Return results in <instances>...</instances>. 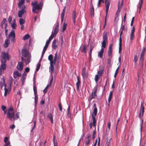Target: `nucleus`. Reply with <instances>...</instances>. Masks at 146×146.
I'll return each mask as SVG.
<instances>
[{
  "label": "nucleus",
  "instance_id": "1",
  "mask_svg": "<svg viewBox=\"0 0 146 146\" xmlns=\"http://www.w3.org/2000/svg\"><path fill=\"white\" fill-rule=\"evenodd\" d=\"M32 4L33 6L32 12L34 13H37L36 11V10L41 9L43 5V3L42 1H41L39 4H37V1H35L32 3Z\"/></svg>",
  "mask_w": 146,
  "mask_h": 146
},
{
  "label": "nucleus",
  "instance_id": "2",
  "mask_svg": "<svg viewBox=\"0 0 146 146\" xmlns=\"http://www.w3.org/2000/svg\"><path fill=\"white\" fill-rule=\"evenodd\" d=\"M107 43V36L106 35L103 36V41L102 43V48L98 53V56L100 58L102 57V55L104 51L103 48H105L106 44Z\"/></svg>",
  "mask_w": 146,
  "mask_h": 146
},
{
  "label": "nucleus",
  "instance_id": "3",
  "mask_svg": "<svg viewBox=\"0 0 146 146\" xmlns=\"http://www.w3.org/2000/svg\"><path fill=\"white\" fill-rule=\"evenodd\" d=\"M7 117L10 120H12V119L14 118V111L13 108H10L7 110Z\"/></svg>",
  "mask_w": 146,
  "mask_h": 146
},
{
  "label": "nucleus",
  "instance_id": "4",
  "mask_svg": "<svg viewBox=\"0 0 146 146\" xmlns=\"http://www.w3.org/2000/svg\"><path fill=\"white\" fill-rule=\"evenodd\" d=\"M2 81L0 82V86L2 90H5L4 96H6L8 92V90L6 88V85L5 84V80L2 79Z\"/></svg>",
  "mask_w": 146,
  "mask_h": 146
},
{
  "label": "nucleus",
  "instance_id": "5",
  "mask_svg": "<svg viewBox=\"0 0 146 146\" xmlns=\"http://www.w3.org/2000/svg\"><path fill=\"white\" fill-rule=\"evenodd\" d=\"M144 111V107L143 106V104L141 103V107L140 110V113L139 115V117L140 119L141 126V128L142 127V124L143 123V120L142 118L143 115V113Z\"/></svg>",
  "mask_w": 146,
  "mask_h": 146
},
{
  "label": "nucleus",
  "instance_id": "6",
  "mask_svg": "<svg viewBox=\"0 0 146 146\" xmlns=\"http://www.w3.org/2000/svg\"><path fill=\"white\" fill-rule=\"evenodd\" d=\"M9 37L11 39V41L15 42V35L14 30H12L9 35Z\"/></svg>",
  "mask_w": 146,
  "mask_h": 146
},
{
  "label": "nucleus",
  "instance_id": "7",
  "mask_svg": "<svg viewBox=\"0 0 146 146\" xmlns=\"http://www.w3.org/2000/svg\"><path fill=\"white\" fill-rule=\"evenodd\" d=\"M6 61H1V64L0 68V75L3 73V70H5L6 68Z\"/></svg>",
  "mask_w": 146,
  "mask_h": 146
},
{
  "label": "nucleus",
  "instance_id": "8",
  "mask_svg": "<svg viewBox=\"0 0 146 146\" xmlns=\"http://www.w3.org/2000/svg\"><path fill=\"white\" fill-rule=\"evenodd\" d=\"M105 5L106 7V16L105 17V23L106 24V16H107L108 13V11L109 9V6L110 4V1H108L106 0L105 1ZM105 24L104 26H105Z\"/></svg>",
  "mask_w": 146,
  "mask_h": 146
},
{
  "label": "nucleus",
  "instance_id": "9",
  "mask_svg": "<svg viewBox=\"0 0 146 146\" xmlns=\"http://www.w3.org/2000/svg\"><path fill=\"white\" fill-rule=\"evenodd\" d=\"M6 59L9 60V56L8 54L4 52L2 53V55H1V61L6 62Z\"/></svg>",
  "mask_w": 146,
  "mask_h": 146
},
{
  "label": "nucleus",
  "instance_id": "10",
  "mask_svg": "<svg viewBox=\"0 0 146 146\" xmlns=\"http://www.w3.org/2000/svg\"><path fill=\"white\" fill-rule=\"evenodd\" d=\"M53 80V78L52 76L51 77V79L50 81L49 84H48L46 87L45 88V89L43 90V92L44 94H45L47 92V89L49 87H50L51 86L52 84V83Z\"/></svg>",
  "mask_w": 146,
  "mask_h": 146
},
{
  "label": "nucleus",
  "instance_id": "11",
  "mask_svg": "<svg viewBox=\"0 0 146 146\" xmlns=\"http://www.w3.org/2000/svg\"><path fill=\"white\" fill-rule=\"evenodd\" d=\"M22 54L23 56L25 57H27L28 56V53L27 48H24L22 50Z\"/></svg>",
  "mask_w": 146,
  "mask_h": 146
},
{
  "label": "nucleus",
  "instance_id": "12",
  "mask_svg": "<svg viewBox=\"0 0 146 146\" xmlns=\"http://www.w3.org/2000/svg\"><path fill=\"white\" fill-rule=\"evenodd\" d=\"M6 19H4L1 22V27L2 29H5L7 26V24L6 22Z\"/></svg>",
  "mask_w": 146,
  "mask_h": 146
},
{
  "label": "nucleus",
  "instance_id": "13",
  "mask_svg": "<svg viewBox=\"0 0 146 146\" xmlns=\"http://www.w3.org/2000/svg\"><path fill=\"white\" fill-rule=\"evenodd\" d=\"M55 63H53L52 62L50 63V66L49 67V70L51 74L54 70V65H55Z\"/></svg>",
  "mask_w": 146,
  "mask_h": 146
},
{
  "label": "nucleus",
  "instance_id": "14",
  "mask_svg": "<svg viewBox=\"0 0 146 146\" xmlns=\"http://www.w3.org/2000/svg\"><path fill=\"white\" fill-rule=\"evenodd\" d=\"M26 58V59H25V58L22 57L21 58L23 62H25L26 64H27L29 63L30 62V58L29 56H27Z\"/></svg>",
  "mask_w": 146,
  "mask_h": 146
},
{
  "label": "nucleus",
  "instance_id": "15",
  "mask_svg": "<svg viewBox=\"0 0 146 146\" xmlns=\"http://www.w3.org/2000/svg\"><path fill=\"white\" fill-rule=\"evenodd\" d=\"M13 75L14 78L16 79L21 76V74L19 73L18 71H16L14 72Z\"/></svg>",
  "mask_w": 146,
  "mask_h": 146
},
{
  "label": "nucleus",
  "instance_id": "16",
  "mask_svg": "<svg viewBox=\"0 0 146 146\" xmlns=\"http://www.w3.org/2000/svg\"><path fill=\"white\" fill-rule=\"evenodd\" d=\"M23 62L19 63L17 66V68L19 70L22 71L23 69Z\"/></svg>",
  "mask_w": 146,
  "mask_h": 146
},
{
  "label": "nucleus",
  "instance_id": "17",
  "mask_svg": "<svg viewBox=\"0 0 146 146\" xmlns=\"http://www.w3.org/2000/svg\"><path fill=\"white\" fill-rule=\"evenodd\" d=\"M25 12V10L21 9L20 11L18 13V16L19 17H22L23 16V15Z\"/></svg>",
  "mask_w": 146,
  "mask_h": 146
},
{
  "label": "nucleus",
  "instance_id": "18",
  "mask_svg": "<svg viewBox=\"0 0 146 146\" xmlns=\"http://www.w3.org/2000/svg\"><path fill=\"white\" fill-rule=\"evenodd\" d=\"M56 40L55 39L52 42V47L53 48L56 49L57 47V46L56 44Z\"/></svg>",
  "mask_w": 146,
  "mask_h": 146
},
{
  "label": "nucleus",
  "instance_id": "19",
  "mask_svg": "<svg viewBox=\"0 0 146 146\" xmlns=\"http://www.w3.org/2000/svg\"><path fill=\"white\" fill-rule=\"evenodd\" d=\"M76 12L75 11H74L72 14V17L73 23H75L76 22Z\"/></svg>",
  "mask_w": 146,
  "mask_h": 146
},
{
  "label": "nucleus",
  "instance_id": "20",
  "mask_svg": "<svg viewBox=\"0 0 146 146\" xmlns=\"http://www.w3.org/2000/svg\"><path fill=\"white\" fill-rule=\"evenodd\" d=\"M27 75V73L25 72H24V73L22 74V77L21 78V80L23 84V83L25 82Z\"/></svg>",
  "mask_w": 146,
  "mask_h": 146
},
{
  "label": "nucleus",
  "instance_id": "21",
  "mask_svg": "<svg viewBox=\"0 0 146 146\" xmlns=\"http://www.w3.org/2000/svg\"><path fill=\"white\" fill-rule=\"evenodd\" d=\"M77 82L76 84V86H77V90H79V88L80 86V80H79L78 77H77Z\"/></svg>",
  "mask_w": 146,
  "mask_h": 146
},
{
  "label": "nucleus",
  "instance_id": "22",
  "mask_svg": "<svg viewBox=\"0 0 146 146\" xmlns=\"http://www.w3.org/2000/svg\"><path fill=\"white\" fill-rule=\"evenodd\" d=\"M65 9H66V7H64V9L63 10L61 14L62 22V21H63L64 18V15L65 12Z\"/></svg>",
  "mask_w": 146,
  "mask_h": 146
},
{
  "label": "nucleus",
  "instance_id": "23",
  "mask_svg": "<svg viewBox=\"0 0 146 146\" xmlns=\"http://www.w3.org/2000/svg\"><path fill=\"white\" fill-rule=\"evenodd\" d=\"M13 22L12 23H11V27L13 29H15L17 25L15 23V19L13 20Z\"/></svg>",
  "mask_w": 146,
  "mask_h": 146
},
{
  "label": "nucleus",
  "instance_id": "24",
  "mask_svg": "<svg viewBox=\"0 0 146 146\" xmlns=\"http://www.w3.org/2000/svg\"><path fill=\"white\" fill-rule=\"evenodd\" d=\"M10 44V40L8 39H6L5 41V43L4 44V46L5 47H7L9 44Z\"/></svg>",
  "mask_w": 146,
  "mask_h": 146
},
{
  "label": "nucleus",
  "instance_id": "25",
  "mask_svg": "<svg viewBox=\"0 0 146 146\" xmlns=\"http://www.w3.org/2000/svg\"><path fill=\"white\" fill-rule=\"evenodd\" d=\"M96 90H95L94 92H92V98H91L90 100H91L93 98H95L97 96L96 94Z\"/></svg>",
  "mask_w": 146,
  "mask_h": 146
},
{
  "label": "nucleus",
  "instance_id": "26",
  "mask_svg": "<svg viewBox=\"0 0 146 146\" xmlns=\"http://www.w3.org/2000/svg\"><path fill=\"white\" fill-rule=\"evenodd\" d=\"M97 112V109L96 108H95L93 110V111L92 114V117H95L96 116V115Z\"/></svg>",
  "mask_w": 146,
  "mask_h": 146
},
{
  "label": "nucleus",
  "instance_id": "27",
  "mask_svg": "<svg viewBox=\"0 0 146 146\" xmlns=\"http://www.w3.org/2000/svg\"><path fill=\"white\" fill-rule=\"evenodd\" d=\"M82 47V46H81ZM86 47L85 45H83L82 47L81 48L80 50L83 52L86 53Z\"/></svg>",
  "mask_w": 146,
  "mask_h": 146
},
{
  "label": "nucleus",
  "instance_id": "28",
  "mask_svg": "<svg viewBox=\"0 0 146 146\" xmlns=\"http://www.w3.org/2000/svg\"><path fill=\"white\" fill-rule=\"evenodd\" d=\"M48 46L47 45H45V46L44 47L43 49V51L42 52V55H41L42 58L43 56L45 53V52Z\"/></svg>",
  "mask_w": 146,
  "mask_h": 146
},
{
  "label": "nucleus",
  "instance_id": "29",
  "mask_svg": "<svg viewBox=\"0 0 146 146\" xmlns=\"http://www.w3.org/2000/svg\"><path fill=\"white\" fill-rule=\"evenodd\" d=\"M85 69L84 68L82 70V76L83 78L86 77L87 76V75L85 73Z\"/></svg>",
  "mask_w": 146,
  "mask_h": 146
},
{
  "label": "nucleus",
  "instance_id": "30",
  "mask_svg": "<svg viewBox=\"0 0 146 146\" xmlns=\"http://www.w3.org/2000/svg\"><path fill=\"white\" fill-rule=\"evenodd\" d=\"M48 117L50 119L51 123H53V117L51 113H49L48 115Z\"/></svg>",
  "mask_w": 146,
  "mask_h": 146
},
{
  "label": "nucleus",
  "instance_id": "31",
  "mask_svg": "<svg viewBox=\"0 0 146 146\" xmlns=\"http://www.w3.org/2000/svg\"><path fill=\"white\" fill-rule=\"evenodd\" d=\"M53 58V56L52 54H50L48 57V59L50 61V63L51 62H52L53 63H54V62L53 60H52Z\"/></svg>",
  "mask_w": 146,
  "mask_h": 146
},
{
  "label": "nucleus",
  "instance_id": "32",
  "mask_svg": "<svg viewBox=\"0 0 146 146\" xmlns=\"http://www.w3.org/2000/svg\"><path fill=\"white\" fill-rule=\"evenodd\" d=\"M113 92L112 91H111L110 92L108 99V101L109 102H110L111 100L113 95Z\"/></svg>",
  "mask_w": 146,
  "mask_h": 146
},
{
  "label": "nucleus",
  "instance_id": "33",
  "mask_svg": "<svg viewBox=\"0 0 146 146\" xmlns=\"http://www.w3.org/2000/svg\"><path fill=\"white\" fill-rule=\"evenodd\" d=\"M35 106H36L37 104V103L38 100V96L37 94L35 95Z\"/></svg>",
  "mask_w": 146,
  "mask_h": 146
},
{
  "label": "nucleus",
  "instance_id": "34",
  "mask_svg": "<svg viewBox=\"0 0 146 146\" xmlns=\"http://www.w3.org/2000/svg\"><path fill=\"white\" fill-rule=\"evenodd\" d=\"M25 21L23 18H20L19 20V23L20 25H22L25 23Z\"/></svg>",
  "mask_w": 146,
  "mask_h": 146
},
{
  "label": "nucleus",
  "instance_id": "35",
  "mask_svg": "<svg viewBox=\"0 0 146 146\" xmlns=\"http://www.w3.org/2000/svg\"><path fill=\"white\" fill-rule=\"evenodd\" d=\"M103 70H102L98 71L97 72V74H96L98 76H100V77L102 76L103 73Z\"/></svg>",
  "mask_w": 146,
  "mask_h": 146
},
{
  "label": "nucleus",
  "instance_id": "36",
  "mask_svg": "<svg viewBox=\"0 0 146 146\" xmlns=\"http://www.w3.org/2000/svg\"><path fill=\"white\" fill-rule=\"evenodd\" d=\"M143 0H140V1L139 2V4L138 5V6L139 7V13L140 12V11L141 9V8L142 5V4L143 3Z\"/></svg>",
  "mask_w": 146,
  "mask_h": 146
},
{
  "label": "nucleus",
  "instance_id": "37",
  "mask_svg": "<svg viewBox=\"0 0 146 146\" xmlns=\"http://www.w3.org/2000/svg\"><path fill=\"white\" fill-rule=\"evenodd\" d=\"M19 2L18 4V6L19 7H21V5H22L24 3L25 0H19Z\"/></svg>",
  "mask_w": 146,
  "mask_h": 146
},
{
  "label": "nucleus",
  "instance_id": "38",
  "mask_svg": "<svg viewBox=\"0 0 146 146\" xmlns=\"http://www.w3.org/2000/svg\"><path fill=\"white\" fill-rule=\"evenodd\" d=\"M100 77L96 74L95 75L94 80L97 83L98 81L99 80V78Z\"/></svg>",
  "mask_w": 146,
  "mask_h": 146
},
{
  "label": "nucleus",
  "instance_id": "39",
  "mask_svg": "<svg viewBox=\"0 0 146 146\" xmlns=\"http://www.w3.org/2000/svg\"><path fill=\"white\" fill-rule=\"evenodd\" d=\"M91 5H92V7L91 8H90V11L91 13H92V14H93V15H94V7H93V6L92 5V0L91 1Z\"/></svg>",
  "mask_w": 146,
  "mask_h": 146
},
{
  "label": "nucleus",
  "instance_id": "40",
  "mask_svg": "<svg viewBox=\"0 0 146 146\" xmlns=\"http://www.w3.org/2000/svg\"><path fill=\"white\" fill-rule=\"evenodd\" d=\"M58 28L57 27V26L55 27L54 30V34L55 35V36L56 35V34L57 33L58 31Z\"/></svg>",
  "mask_w": 146,
  "mask_h": 146
},
{
  "label": "nucleus",
  "instance_id": "41",
  "mask_svg": "<svg viewBox=\"0 0 146 146\" xmlns=\"http://www.w3.org/2000/svg\"><path fill=\"white\" fill-rule=\"evenodd\" d=\"M92 118H93V125L94 127H95L96 123V117H92Z\"/></svg>",
  "mask_w": 146,
  "mask_h": 146
},
{
  "label": "nucleus",
  "instance_id": "42",
  "mask_svg": "<svg viewBox=\"0 0 146 146\" xmlns=\"http://www.w3.org/2000/svg\"><path fill=\"white\" fill-rule=\"evenodd\" d=\"M30 37V35H29L27 34L25 35L23 38V39L24 40L27 39Z\"/></svg>",
  "mask_w": 146,
  "mask_h": 146
},
{
  "label": "nucleus",
  "instance_id": "43",
  "mask_svg": "<svg viewBox=\"0 0 146 146\" xmlns=\"http://www.w3.org/2000/svg\"><path fill=\"white\" fill-rule=\"evenodd\" d=\"M58 59L57 55V52H56L54 56V60H53L54 62L55 63V64L57 60Z\"/></svg>",
  "mask_w": 146,
  "mask_h": 146
},
{
  "label": "nucleus",
  "instance_id": "44",
  "mask_svg": "<svg viewBox=\"0 0 146 146\" xmlns=\"http://www.w3.org/2000/svg\"><path fill=\"white\" fill-rule=\"evenodd\" d=\"M122 7V2H121L120 1L118 3V8L119 9H121V8Z\"/></svg>",
  "mask_w": 146,
  "mask_h": 146
},
{
  "label": "nucleus",
  "instance_id": "45",
  "mask_svg": "<svg viewBox=\"0 0 146 146\" xmlns=\"http://www.w3.org/2000/svg\"><path fill=\"white\" fill-rule=\"evenodd\" d=\"M144 54H141V56L140 58V61L141 62H143L144 60Z\"/></svg>",
  "mask_w": 146,
  "mask_h": 146
},
{
  "label": "nucleus",
  "instance_id": "46",
  "mask_svg": "<svg viewBox=\"0 0 146 146\" xmlns=\"http://www.w3.org/2000/svg\"><path fill=\"white\" fill-rule=\"evenodd\" d=\"M40 67V61H39L38 63V65L37 66L36 70V71H37L39 69Z\"/></svg>",
  "mask_w": 146,
  "mask_h": 146
},
{
  "label": "nucleus",
  "instance_id": "47",
  "mask_svg": "<svg viewBox=\"0 0 146 146\" xmlns=\"http://www.w3.org/2000/svg\"><path fill=\"white\" fill-rule=\"evenodd\" d=\"M19 112H17L16 113V114L15 116V117H14V118H13L14 120L17 119L19 117Z\"/></svg>",
  "mask_w": 146,
  "mask_h": 146
},
{
  "label": "nucleus",
  "instance_id": "48",
  "mask_svg": "<svg viewBox=\"0 0 146 146\" xmlns=\"http://www.w3.org/2000/svg\"><path fill=\"white\" fill-rule=\"evenodd\" d=\"M119 67H118V68H117V69H116V70H115V74H114V77L115 78L116 77V76L118 73V70H119Z\"/></svg>",
  "mask_w": 146,
  "mask_h": 146
},
{
  "label": "nucleus",
  "instance_id": "49",
  "mask_svg": "<svg viewBox=\"0 0 146 146\" xmlns=\"http://www.w3.org/2000/svg\"><path fill=\"white\" fill-rule=\"evenodd\" d=\"M67 26V24H66L65 23L63 24V27L62 28V31H64L66 29Z\"/></svg>",
  "mask_w": 146,
  "mask_h": 146
},
{
  "label": "nucleus",
  "instance_id": "50",
  "mask_svg": "<svg viewBox=\"0 0 146 146\" xmlns=\"http://www.w3.org/2000/svg\"><path fill=\"white\" fill-rule=\"evenodd\" d=\"M138 59V58L137 56V55H135L134 56V61L135 62V63L136 64V62H137Z\"/></svg>",
  "mask_w": 146,
  "mask_h": 146
},
{
  "label": "nucleus",
  "instance_id": "51",
  "mask_svg": "<svg viewBox=\"0 0 146 146\" xmlns=\"http://www.w3.org/2000/svg\"><path fill=\"white\" fill-rule=\"evenodd\" d=\"M90 143V140L89 137H88L86 140V145H88Z\"/></svg>",
  "mask_w": 146,
  "mask_h": 146
},
{
  "label": "nucleus",
  "instance_id": "52",
  "mask_svg": "<svg viewBox=\"0 0 146 146\" xmlns=\"http://www.w3.org/2000/svg\"><path fill=\"white\" fill-rule=\"evenodd\" d=\"M33 90L34 91V94L35 95L37 94V90L35 86H34L33 87Z\"/></svg>",
  "mask_w": 146,
  "mask_h": 146
},
{
  "label": "nucleus",
  "instance_id": "53",
  "mask_svg": "<svg viewBox=\"0 0 146 146\" xmlns=\"http://www.w3.org/2000/svg\"><path fill=\"white\" fill-rule=\"evenodd\" d=\"M30 70V69L28 67H26L25 69V71L24 72H25V73L27 72L28 73V72Z\"/></svg>",
  "mask_w": 146,
  "mask_h": 146
},
{
  "label": "nucleus",
  "instance_id": "54",
  "mask_svg": "<svg viewBox=\"0 0 146 146\" xmlns=\"http://www.w3.org/2000/svg\"><path fill=\"white\" fill-rule=\"evenodd\" d=\"M54 37V36H53V35L52 33L51 35L49 37L48 40L49 41H51V40L52 39V38H53Z\"/></svg>",
  "mask_w": 146,
  "mask_h": 146
},
{
  "label": "nucleus",
  "instance_id": "55",
  "mask_svg": "<svg viewBox=\"0 0 146 146\" xmlns=\"http://www.w3.org/2000/svg\"><path fill=\"white\" fill-rule=\"evenodd\" d=\"M134 33H131V35L130 36V40H132L134 38Z\"/></svg>",
  "mask_w": 146,
  "mask_h": 146
},
{
  "label": "nucleus",
  "instance_id": "56",
  "mask_svg": "<svg viewBox=\"0 0 146 146\" xmlns=\"http://www.w3.org/2000/svg\"><path fill=\"white\" fill-rule=\"evenodd\" d=\"M111 53L112 52H108V56L110 58H111L112 57V56L111 55Z\"/></svg>",
  "mask_w": 146,
  "mask_h": 146
},
{
  "label": "nucleus",
  "instance_id": "57",
  "mask_svg": "<svg viewBox=\"0 0 146 146\" xmlns=\"http://www.w3.org/2000/svg\"><path fill=\"white\" fill-rule=\"evenodd\" d=\"M1 109L3 111H4L6 110V107L4 106H1Z\"/></svg>",
  "mask_w": 146,
  "mask_h": 146
},
{
  "label": "nucleus",
  "instance_id": "58",
  "mask_svg": "<svg viewBox=\"0 0 146 146\" xmlns=\"http://www.w3.org/2000/svg\"><path fill=\"white\" fill-rule=\"evenodd\" d=\"M12 18L11 17H9L8 19V21L9 22V23H11V21H12Z\"/></svg>",
  "mask_w": 146,
  "mask_h": 146
},
{
  "label": "nucleus",
  "instance_id": "59",
  "mask_svg": "<svg viewBox=\"0 0 146 146\" xmlns=\"http://www.w3.org/2000/svg\"><path fill=\"white\" fill-rule=\"evenodd\" d=\"M8 138L7 137H5L4 138V142L5 143H6L8 142H7L8 141Z\"/></svg>",
  "mask_w": 146,
  "mask_h": 146
},
{
  "label": "nucleus",
  "instance_id": "60",
  "mask_svg": "<svg viewBox=\"0 0 146 146\" xmlns=\"http://www.w3.org/2000/svg\"><path fill=\"white\" fill-rule=\"evenodd\" d=\"M59 110L60 111H62V107L61 105V104L60 103H59Z\"/></svg>",
  "mask_w": 146,
  "mask_h": 146
},
{
  "label": "nucleus",
  "instance_id": "61",
  "mask_svg": "<svg viewBox=\"0 0 146 146\" xmlns=\"http://www.w3.org/2000/svg\"><path fill=\"white\" fill-rule=\"evenodd\" d=\"M10 144V142L9 141H8L7 142L5 143L4 146H9Z\"/></svg>",
  "mask_w": 146,
  "mask_h": 146
},
{
  "label": "nucleus",
  "instance_id": "62",
  "mask_svg": "<svg viewBox=\"0 0 146 146\" xmlns=\"http://www.w3.org/2000/svg\"><path fill=\"white\" fill-rule=\"evenodd\" d=\"M135 27H133V29L131 30V33H134V32H135Z\"/></svg>",
  "mask_w": 146,
  "mask_h": 146
},
{
  "label": "nucleus",
  "instance_id": "63",
  "mask_svg": "<svg viewBox=\"0 0 146 146\" xmlns=\"http://www.w3.org/2000/svg\"><path fill=\"white\" fill-rule=\"evenodd\" d=\"M145 52V49L144 48H143V49L142 50V52L141 54H144V53Z\"/></svg>",
  "mask_w": 146,
  "mask_h": 146
},
{
  "label": "nucleus",
  "instance_id": "64",
  "mask_svg": "<svg viewBox=\"0 0 146 146\" xmlns=\"http://www.w3.org/2000/svg\"><path fill=\"white\" fill-rule=\"evenodd\" d=\"M50 42V41H49L48 40H47L46 42L45 45H47L48 46V45L49 44Z\"/></svg>",
  "mask_w": 146,
  "mask_h": 146
}]
</instances>
